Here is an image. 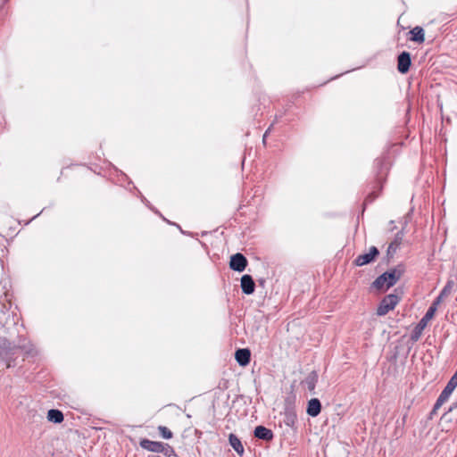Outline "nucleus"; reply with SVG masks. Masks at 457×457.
I'll list each match as a JSON object with an SVG mask.
<instances>
[{
  "label": "nucleus",
  "mask_w": 457,
  "mask_h": 457,
  "mask_svg": "<svg viewBox=\"0 0 457 457\" xmlns=\"http://www.w3.org/2000/svg\"><path fill=\"white\" fill-rule=\"evenodd\" d=\"M445 297H441V295L439 294V295L435 299V301L433 302V303L431 304V306L429 308H435V312H436V309H437V305L443 301Z\"/></svg>",
  "instance_id": "obj_23"
},
{
  "label": "nucleus",
  "mask_w": 457,
  "mask_h": 457,
  "mask_svg": "<svg viewBox=\"0 0 457 457\" xmlns=\"http://www.w3.org/2000/svg\"><path fill=\"white\" fill-rule=\"evenodd\" d=\"M229 445L231 447L238 453L242 454L244 453V446L240 441V439L234 434H230L228 436Z\"/></svg>",
  "instance_id": "obj_15"
},
{
  "label": "nucleus",
  "mask_w": 457,
  "mask_h": 457,
  "mask_svg": "<svg viewBox=\"0 0 457 457\" xmlns=\"http://www.w3.org/2000/svg\"><path fill=\"white\" fill-rule=\"evenodd\" d=\"M4 345L5 348H7L5 341L4 342ZM8 349L9 352H6V355L12 353V351L15 350V348H11L10 346H8ZM16 349H21L24 351L28 356H32L36 353V350L33 345L29 341H26L25 339L22 342L19 343V345L16 347Z\"/></svg>",
  "instance_id": "obj_9"
},
{
  "label": "nucleus",
  "mask_w": 457,
  "mask_h": 457,
  "mask_svg": "<svg viewBox=\"0 0 457 457\" xmlns=\"http://www.w3.org/2000/svg\"><path fill=\"white\" fill-rule=\"evenodd\" d=\"M272 126H273V124H271V125L268 128V129L265 131V133H264V135H263V137H262V142H263V144H265V143H266V137H267L268 134L271 131V128H272Z\"/></svg>",
  "instance_id": "obj_24"
},
{
  "label": "nucleus",
  "mask_w": 457,
  "mask_h": 457,
  "mask_svg": "<svg viewBox=\"0 0 457 457\" xmlns=\"http://www.w3.org/2000/svg\"><path fill=\"white\" fill-rule=\"evenodd\" d=\"M143 449H145L154 453H164L165 445L161 442L152 441L149 439H142L139 443Z\"/></svg>",
  "instance_id": "obj_8"
},
{
  "label": "nucleus",
  "mask_w": 457,
  "mask_h": 457,
  "mask_svg": "<svg viewBox=\"0 0 457 457\" xmlns=\"http://www.w3.org/2000/svg\"><path fill=\"white\" fill-rule=\"evenodd\" d=\"M162 453L167 457L177 456L174 453V450L167 445H165V450Z\"/></svg>",
  "instance_id": "obj_22"
},
{
  "label": "nucleus",
  "mask_w": 457,
  "mask_h": 457,
  "mask_svg": "<svg viewBox=\"0 0 457 457\" xmlns=\"http://www.w3.org/2000/svg\"><path fill=\"white\" fill-rule=\"evenodd\" d=\"M158 430L164 439H170L173 436L172 432L167 427L159 426Z\"/></svg>",
  "instance_id": "obj_21"
},
{
  "label": "nucleus",
  "mask_w": 457,
  "mask_h": 457,
  "mask_svg": "<svg viewBox=\"0 0 457 457\" xmlns=\"http://www.w3.org/2000/svg\"><path fill=\"white\" fill-rule=\"evenodd\" d=\"M321 411V403L318 398H312L308 402L306 412L312 417H317Z\"/></svg>",
  "instance_id": "obj_14"
},
{
  "label": "nucleus",
  "mask_w": 457,
  "mask_h": 457,
  "mask_svg": "<svg viewBox=\"0 0 457 457\" xmlns=\"http://www.w3.org/2000/svg\"><path fill=\"white\" fill-rule=\"evenodd\" d=\"M253 434L255 437L265 441H270L274 436L273 432L263 426H257Z\"/></svg>",
  "instance_id": "obj_13"
},
{
  "label": "nucleus",
  "mask_w": 457,
  "mask_h": 457,
  "mask_svg": "<svg viewBox=\"0 0 457 457\" xmlns=\"http://www.w3.org/2000/svg\"><path fill=\"white\" fill-rule=\"evenodd\" d=\"M411 34V40L422 43L425 40L424 30L420 27H415L410 32Z\"/></svg>",
  "instance_id": "obj_18"
},
{
  "label": "nucleus",
  "mask_w": 457,
  "mask_h": 457,
  "mask_svg": "<svg viewBox=\"0 0 457 457\" xmlns=\"http://www.w3.org/2000/svg\"><path fill=\"white\" fill-rule=\"evenodd\" d=\"M399 302V297L396 295L390 294L385 296L380 302L377 314L378 316L386 315L389 311L393 310Z\"/></svg>",
  "instance_id": "obj_4"
},
{
  "label": "nucleus",
  "mask_w": 457,
  "mask_h": 457,
  "mask_svg": "<svg viewBox=\"0 0 457 457\" xmlns=\"http://www.w3.org/2000/svg\"><path fill=\"white\" fill-rule=\"evenodd\" d=\"M403 273V270L399 266L391 269L378 276L372 283L373 287L378 290H386L397 283Z\"/></svg>",
  "instance_id": "obj_1"
},
{
  "label": "nucleus",
  "mask_w": 457,
  "mask_h": 457,
  "mask_svg": "<svg viewBox=\"0 0 457 457\" xmlns=\"http://www.w3.org/2000/svg\"><path fill=\"white\" fill-rule=\"evenodd\" d=\"M241 288L244 294L252 295L255 289V284L252 276L245 274L241 278Z\"/></svg>",
  "instance_id": "obj_10"
},
{
  "label": "nucleus",
  "mask_w": 457,
  "mask_h": 457,
  "mask_svg": "<svg viewBox=\"0 0 457 457\" xmlns=\"http://www.w3.org/2000/svg\"><path fill=\"white\" fill-rule=\"evenodd\" d=\"M318 381V374L316 371H312L304 379L303 383L307 389L312 392L316 386Z\"/></svg>",
  "instance_id": "obj_16"
},
{
  "label": "nucleus",
  "mask_w": 457,
  "mask_h": 457,
  "mask_svg": "<svg viewBox=\"0 0 457 457\" xmlns=\"http://www.w3.org/2000/svg\"><path fill=\"white\" fill-rule=\"evenodd\" d=\"M296 420V415L292 409H287L286 411V424L288 426L294 425Z\"/></svg>",
  "instance_id": "obj_19"
},
{
  "label": "nucleus",
  "mask_w": 457,
  "mask_h": 457,
  "mask_svg": "<svg viewBox=\"0 0 457 457\" xmlns=\"http://www.w3.org/2000/svg\"><path fill=\"white\" fill-rule=\"evenodd\" d=\"M403 238V233L402 231L396 233L394 240L389 244L386 251V256L391 259L396 253Z\"/></svg>",
  "instance_id": "obj_11"
},
{
  "label": "nucleus",
  "mask_w": 457,
  "mask_h": 457,
  "mask_svg": "<svg viewBox=\"0 0 457 457\" xmlns=\"http://www.w3.org/2000/svg\"><path fill=\"white\" fill-rule=\"evenodd\" d=\"M379 254V251L376 246H371L369 250V253L360 254L354 260V264L356 266H363L372 262L375 258Z\"/></svg>",
  "instance_id": "obj_5"
},
{
  "label": "nucleus",
  "mask_w": 457,
  "mask_h": 457,
  "mask_svg": "<svg viewBox=\"0 0 457 457\" xmlns=\"http://www.w3.org/2000/svg\"><path fill=\"white\" fill-rule=\"evenodd\" d=\"M47 419L54 423H61L63 420V414L61 411L51 409L47 412Z\"/></svg>",
  "instance_id": "obj_17"
},
{
  "label": "nucleus",
  "mask_w": 457,
  "mask_h": 457,
  "mask_svg": "<svg viewBox=\"0 0 457 457\" xmlns=\"http://www.w3.org/2000/svg\"><path fill=\"white\" fill-rule=\"evenodd\" d=\"M457 386V379L453 377L448 381L444 390L439 395L434 407L433 412H436L450 397L455 387Z\"/></svg>",
  "instance_id": "obj_2"
},
{
  "label": "nucleus",
  "mask_w": 457,
  "mask_h": 457,
  "mask_svg": "<svg viewBox=\"0 0 457 457\" xmlns=\"http://www.w3.org/2000/svg\"><path fill=\"white\" fill-rule=\"evenodd\" d=\"M247 265V259L244 254L237 253L231 256L229 262V267L231 270L238 272L245 270Z\"/></svg>",
  "instance_id": "obj_6"
},
{
  "label": "nucleus",
  "mask_w": 457,
  "mask_h": 457,
  "mask_svg": "<svg viewBox=\"0 0 457 457\" xmlns=\"http://www.w3.org/2000/svg\"><path fill=\"white\" fill-rule=\"evenodd\" d=\"M454 283L452 280H449L446 285L444 287L442 291L440 292L441 297H446L448 296L453 288Z\"/></svg>",
  "instance_id": "obj_20"
},
{
  "label": "nucleus",
  "mask_w": 457,
  "mask_h": 457,
  "mask_svg": "<svg viewBox=\"0 0 457 457\" xmlns=\"http://www.w3.org/2000/svg\"><path fill=\"white\" fill-rule=\"evenodd\" d=\"M235 358L240 366H246L250 362L251 353L246 348L238 349L236 351Z\"/></svg>",
  "instance_id": "obj_12"
},
{
  "label": "nucleus",
  "mask_w": 457,
  "mask_h": 457,
  "mask_svg": "<svg viewBox=\"0 0 457 457\" xmlns=\"http://www.w3.org/2000/svg\"><path fill=\"white\" fill-rule=\"evenodd\" d=\"M435 315V308H428L426 314L422 317V319L419 321L417 326L414 328L411 338L412 341H418L424 330L427 327L428 322L434 317Z\"/></svg>",
  "instance_id": "obj_3"
},
{
  "label": "nucleus",
  "mask_w": 457,
  "mask_h": 457,
  "mask_svg": "<svg viewBox=\"0 0 457 457\" xmlns=\"http://www.w3.org/2000/svg\"><path fill=\"white\" fill-rule=\"evenodd\" d=\"M411 54L408 52H402L397 58V69L402 74L408 72L411 66Z\"/></svg>",
  "instance_id": "obj_7"
}]
</instances>
